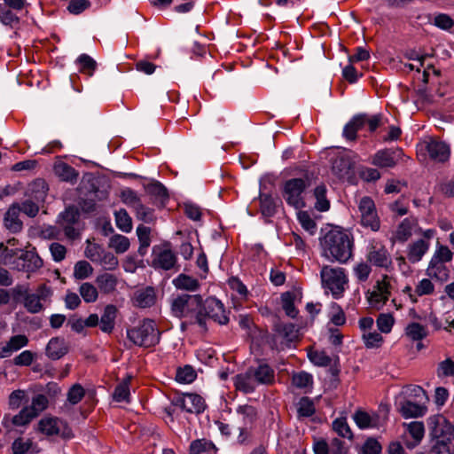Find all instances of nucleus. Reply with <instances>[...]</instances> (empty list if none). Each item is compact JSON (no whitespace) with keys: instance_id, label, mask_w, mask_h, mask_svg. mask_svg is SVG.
Wrapping results in <instances>:
<instances>
[{"instance_id":"1","label":"nucleus","mask_w":454,"mask_h":454,"mask_svg":"<svg viewBox=\"0 0 454 454\" xmlns=\"http://www.w3.org/2000/svg\"><path fill=\"white\" fill-rule=\"evenodd\" d=\"M322 255L329 261L347 262L352 256L354 241L351 235L343 230L333 229L321 239Z\"/></svg>"},{"instance_id":"2","label":"nucleus","mask_w":454,"mask_h":454,"mask_svg":"<svg viewBox=\"0 0 454 454\" xmlns=\"http://www.w3.org/2000/svg\"><path fill=\"white\" fill-rule=\"evenodd\" d=\"M171 313L174 317L183 319L181 329L184 331L188 325H199L205 329V315L202 311V297L200 295L181 294L171 301Z\"/></svg>"},{"instance_id":"3","label":"nucleus","mask_w":454,"mask_h":454,"mask_svg":"<svg viewBox=\"0 0 454 454\" xmlns=\"http://www.w3.org/2000/svg\"><path fill=\"white\" fill-rule=\"evenodd\" d=\"M127 337L137 346L150 348L160 342V333L154 320L145 318L139 325L128 329Z\"/></svg>"},{"instance_id":"4","label":"nucleus","mask_w":454,"mask_h":454,"mask_svg":"<svg viewBox=\"0 0 454 454\" xmlns=\"http://www.w3.org/2000/svg\"><path fill=\"white\" fill-rule=\"evenodd\" d=\"M320 278L325 293H330L334 299H340L343 296L348 282L344 269L328 265L324 266L320 271Z\"/></svg>"},{"instance_id":"5","label":"nucleus","mask_w":454,"mask_h":454,"mask_svg":"<svg viewBox=\"0 0 454 454\" xmlns=\"http://www.w3.org/2000/svg\"><path fill=\"white\" fill-rule=\"evenodd\" d=\"M14 293L22 298L24 308L32 314L41 312L44 308V303L52 294L51 287L45 284L40 285L35 293H29L28 288L25 286H18Z\"/></svg>"},{"instance_id":"6","label":"nucleus","mask_w":454,"mask_h":454,"mask_svg":"<svg viewBox=\"0 0 454 454\" xmlns=\"http://www.w3.org/2000/svg\"><path fill=\"white\" fill-rule=\"evenodd\" d=\"M392 293L391 278L384 274L377 279L371 289L365 293V298L369 306L380 310L388 301Z\"/></svg>"},{"instance_id":"7","label":"nucleus","mask_w":454,"mask_h":454,"mask_svg":"<svg viewBox=\"0 0 454 454\" xmlns=\"http://www.w3.org/2000/svg\"><path fill=\"white\" fill-rule=\"evenodd\" d=\"M309 182L307 178H291L284 184L283 197L286 203L295 209L305 207L303 193Z\"/></svg>"},{"instance_id":"8","label":"nucleus","mask_w":454,"mask_h":454,"mask_svg":"<svg viewBox=\"0 0 454 454\" xmlns=\"http://www.w3.org/2000/svg\"><path fill=\"white\" fill-rule=\"evenodd\" d=\"M358 210L361 225L372 231H378L380 227V220L374 201L370 197H363L359 201Z\"/></svg>"},{"instance_id":"9","label":"nucleus","mask_w":454,"mask_h":454,"mask_svg":"<svg viewBox=\"0 0 454 454\" xmlns=\"http://www.w3.org/2000/svg\"><path fill=\"white\" fill-rule=\"evenodd\" d=\"M38 427L43 434L49 436L59 435L65 439L73 437L67 423L58 418L45 417L40 420Z\"/></svg>"},{"instance_id":"10","label":"nucleus","mask_w":454,"mask_h":454,"mask_svg":"<svg viewBox=\"0 0 454 454\" xmlns=\"http://www.w3.org/2000/svg\"><path fill=\"white\" fill-rule=\"evenodd\" d=\"M43 266V261L34 251L19 250L12 268L19 271L34 272Z\"/></svg>"},{"instance_id":"11","label":"nucleus","mask_w":454,"mask_h":454,"mask_svg":"<svg viewBox=\"0 0 454 454\" xmlns=\"http://www.w3.org/2000/svg\"><path fill=\"white\" fill-rule=\"evenodd\" d=\"M202 311L205 315V321L210 318L220 325H225L229 321L223 304L215 297H209L202 301Z\"/></svg>"},{"instance_id":"12","label":"nucleus","mask_w":454,"mask_h":454,"mask_svg":"<svg viewBox=\"0 0 454 454\" xmlns=\"http://www.w3.org/2000/svg\"><path fill=\"white\" fill-rule=\"evenodd\" d=\"M418 220L415 217L404 218L393 231L391 236V242L403 244L417 232Z\"/></svg>"},{"instance_id":"13","label":"nucleus","mask_w":454,"mask_h":454,"mask_svg":"<svg viewBox=\"0 0 454 454\" xmlns=\"http://www.w3.org/2000/svg\"><path fill=\"white\" fill-rule=\"evenodd\" d=\"M427 152L431 160L436 162H446L450 157V145L440 140H431L427 144Z\"/></svg>"},{"instance_id":"14","label":"nucleus","mask_w":454,"mask_h":454,"mask_svg":"<svg viewBox=\"0 0 454 454\" xmlns=\"http://www.w3.org/2000/svg\"><path fill=\"white\" fill-rule=\"evenodd\" d=\"M368 261L376 267L387 269L391 263V257L387 248L382 245L372 246L367 254Z\"/></svg>"},{"instance_id":"15","label":"nucleus","mask_w":454,"mask_h":454,"mask_svg":"<svg viewBox=\"0 0 454 454\" xmlns=\"http://www.w3.org/2000/svg\"><path fill=\"white\" fill-rule=\"evenodd\" d=\"M182 410L189 413H200L205 410L204 399L196 394H186L178 400Z\"/></svg>"},{"instance_id":"16","label":"nucleus","mask_w":454,"mask_h":454,"mask_svg":"<svg viewBox=\"0 0 454 454\" xmlns=\"http://www.w3.org/2000/svg\"><path fill=\"white\" fill-rule=\"evenodd\" d=\"M20 206L18 203L12 204L5 213L4 224L12 233L20 232L23 228V223L20 219Z\"/></svg>"},{"instance_id":"17","label":"nucleus","mask_w":454,"mask_h":454,"mask_svg":"<svg viewBox=\"0 0 454 454\" xmlns=\"http://www.w3.org/2000/svg\"><path fill=\"white\" fill-rule=\"evenodd\" d=\"M28 344V338L24 334L13 335L4 345L0 346V357L6 358Z\"/></svg>"},{"instance_id":"18","label":"nucleus","mask_w":454,"mask_h":454,"mask_svg":"<svg viewBox=\"0 0 454 454\" xmlns=\"http://www.w3.org/2000/svg\"><path fill=\"white\" fill-rule=\"evenodd\" d=\"M132 300L136 307L141 309L150 308L153 306L156 301L155 290L151 286L138 289L135 292Z\"/></svg>"},{"instance_id":"19","label":"nucleus","mask_w":454,"mask_h":454,"mask_svg":"<svg viewBox=\"0 0 454 454\" xmlns=\"http://www.w3.org/2000/svg\"><path fill=\"white\" fill-rule=\"evenodd\" d=\"M176 262V257L170 249H161L154 252L153 265L155 269L168 270L172 269Z\"/></svg>"},{"instance_id":"20","label":"nucleus","mask_w":454,"mask_h":454,"mask_svg":"<svg viewBox=\"0 0 454 454\" xmlns=\"http://www.w3.org/2000/svg\"><path fill=\"white\" fill-rule=\"evenodd\" d=\"M429 247L430 243L425 239H418L411 243L407 247L408 260L412 263L420 262Z\"/></svg>"},{"instance_id":"21","label":"nucleus","mask_w":454,"mask_h":454,"mask_svg":"<svg viewBox=\"0 0 454 454\" xmlns=\"http://www.w3.org/2000/svg\"><path fill=\"white\" fill-rule=\"evenodd\" d=\"M353 163L347 155L336 156L332 163L333 173L340 179L349 176Z\"/></svg>"},{"instance_id":"22","label":"nucleus","mask_w":454,"mask_h":454,"mask_svg":"<svg viewBox=\"0 0 454 454\" xmlns=\"http://www.w3.org/2000/svg\"><path fill=\"white\" fill-rule=\"evenodd\" d=\"M68 351V348L63 338H51L46 346V356L52 360H58L64 356Z\"/></svg>"},{"instance_id":"23","label":"nucleus","mask_w":454,"mask_h":454,"mask_svg":"<svg viewBox=\"0 0 454 454\" xmlns=\"http://www.w3.org/2000/svg\"><path fill=\"white\" fill-rule=\"evenodd\" d=\"M257 385L258 384L250 369L245 373L238 374L234 378V386L236 389L245 394L253 393Z\"/></svg>"},{"instance_id":"24","label":"nucleus","mask_w":454,"mask_h":454,"mask_svg":"<svg viewBox=\"0 0 454 454\" xmlns=\"http://www.w3.org/2000/svg\"><path fill=\"white\" fill-rule=\"evenodd\" d=\"M250 370L258 385H270L275 381V372L267 364L262 363L256 368Z\"/></svg>"},{"instance_id":"25","label":"nucleus","mask_w":454,"mask_h":454,"mask_svg":"<svg viewBox=\"0 0 454 454\" xmlns=\"http://www.w3.org/2000/svg\"><path fill=\"white\" fill-rule=\"evenodd\" d=\"M427 409L424 404L416 403L411 401H404L400 403L399 411L404 419L423 417Z\"/></svg>"},{"instance_id":"26","label":"nucleus","mask_w":454,"mask_h":454,"mask_svg":"<svg viewBox=\"0 0 454 454\" xmlns=\"http://www.w3.org/2000/svg\"><path fill=\"white\" fill-rule=\"evenodd\" d=\"M427 274L441 282H444L449 278L450 270L446 263L431 259L427 269Z\"/></svg>"},{"instance_id":"27","label":"nucleus","mask_w":454,"mask_h":454,"mask_svg":"<svg viewBox=\"0 0 454 454\" xmlns=\"http://www.w3.org/2000/svg\"><path fill=\"white\" fill-rule=\"evenodd\" d=\"M48 192V185L43 179H36L32 182L27 188V196L36 200L37 202H43Z\"/></svg>"},{"instance_id":"28","label":"nucleus","mask_w":454,"mask_h":454,"mask_svg":"<svg viewBox=\"0 0 454 454\" xmlns=\"http://www.w3.org/2000/svg\"><path fill=\"white\" fill-rule=\"evenodd\" d=\"M117 315V309L114 305H107L99 320V326L102 332L110 333L114 327Z\"/></svg>"},{"instance_id":"29","label":"nucleus","mask_w":454,"mask_h":454,"mask_svg":"<svg viewBox=\"0 0 454 454\" xmlns=\"http://www.w3.org/2000/svg\"><path fill=\"white\" fill-rule=\"evenodd\" d=\"M354 420L361 429L374 428L379 425V417L375 413L358 411L354 414Z\"/></svg>"},{"instance_id":"30","label":"nucleus","mask_w":454,"mask_h":454,"mask_svg":"<svg viewBox=\"0 0 454 454\" xmlns=\"http://www.w3.org/2000/svg\"><path fill=\"white\" fill-rule=\"evenodd\" d=\"M278 337L281 338V348H290L291 343L298 339V330L294 324H286L278 331Z\"/></svg>"},{"instance_id":"31","label":"nucleus","mask_w":454,"mask_h":454,"mask_svg":"<svg viewBox=\"0 0 454 454\" xmlns=\"http://www.w3.org/2000/svg\"><path fill=\"white\" fill-rule=\"evenodd\" d=\"M403 427L413 439L412 444H407L408 448L415 447L422 441L425 434V427L423 422L412 421L410 423H403Z\"/></svg>"},{"instance_id":"32","label":"nucleus","mask_w":454,"mask_h":454,"mask_svg":"<svg viewBox=\"0 0 454 454\" xmlns=\"http://www.w3.org/2000/svg\"><path fill=\"white\" fill-rule=\"evenodd\" d=\"M404 333L412 341H422L428 335V331L426 325L411 322L406 325Z\"/></svg>"},{"instance_id":"33","label":"nucleus","mask_w":454,"mask_h":454,"mask_svg":"<svg viewBox=\"0 0 454 454\" xmlns=\"http://www.w3.org/2000/svg\"><path fill=\"white\" fill-rule=\"evenodd\" d=\"M34 418H35L30 410L27 407H24L19 414L13 416L12 418H9L5 416L3 420V424L4 427H8L10 424L21 427L28 424Z\"/></svg>"},{"instance_id":"34","label":"nucleus","mask_w":454,"mask_h":454,"mask_svg":"<svg viewBox=\"0 0 454 454\" xmlns=\"http://www.w3.org/2000/svg\"><path fill=\"white\" fill-rule=\"evenodd\" d=\"M215 444L207 439H198L192 442L190 454H215Z\"/></svg>"},{"instance_id":"35","label":"nucleus","mask_w":454,"mask_h":454,"mask_svg":"<svg viewBox=\"0 0 454 454\" xmlns=\"http://www.w3.org/2000/svg\"><path fill=\"white\" fill-rule=\"evenodd\" d=\"M372 163L379 168H392L396 164V161L392 152L380 150L374 154Z\"/></svg>"},{"instance_id":"36","label":"nucleus","mask_w":454,"mask_h":454,"mask_svg":"<svg viewBox=\"0 0 454 454\" xmlns=\"http://www.w3.org/2000/svg\"><path fill=\"white\" fill-rule=\"evenodd\" d=\"M55 174L61 178L63 181L67 182H75L78 174L76 170L70 165L65 162H59L54 166Z\"/></svg>"},{"instance_id":"37","label":"nucleus","mask_w":454,"mask_h":454,"mask_svg":"<svg viewBox=\"0 0 454 454\" xmlns=\"http://www.w3.org/2000/svg\"><path fill=\"white\" fill-rule=\"evenodd\" d=\"M326 192L327 190L325 184L317 185L314 190L315 208L319 212H325L330 208V201L326 197Z\"/></svg>"},{"instance_id":"38","label":"nucleus","mask_w":454,"mask_h":454,"mask_svg":"<svg viewBox=\"0 0 454 454\" xmlns=\"http://www.w3.org/2000/svg\"><path fill=\"white\" fill-rule=\"evenodd\" d=\"M96 283L102 293L110 294L116 287L117 279L113 274L103 273L97 277Z\"/></svg>"},{"instance_id":"39","label":"nucleus","mask_w":454,"mask_h":454,"mask_svg":"<svg viewBox=\"0 0 454 454\" xmlns=\"http://www.w3.org/2000/svg\"><path fill=\"white\" fill-rule=\"evenodd\" d=\"M173 284L177 289L191 292L196 291L200 286L199 281L196 278L185 274L178 275L173 280Z\"/></svg>"},{"instance_id":"40","label":"nucleus","mask_w":454,"mask_h":454,"mask_svg":"<svg viewBox=\"0 0 454 454\" xmlns=\"http://www.w3.org/2000/svg\"><path fill=\"white\" fill-rule=\"evenodd\" d=\"M364 117L356 115L354 116L344 127L343 136L348 140H355L356 138V133L359 129H363Z\"/></svg>"},{"instance_id":"41","label":"nucleus","mask_w":454,"mask_h":454,"mask_svg":"<svg viewBox=\"0 0 454 454\" xmlns=\"http://www.w3.org/2000/svg\"><path fill=\"white\" fill-rule=\"evenodd\" d=\"M137 235L139 240L138 253L144 255L151 244V229L145 225H138L137 228Z\"/></svg>"},{"instance_id":"42","label":"nucleus","mask_w":454,"mask_h":454,"mask_svg":"<svg viewBox=\"0 0 454 454\" xmlns=\"http://www.w3.org/2000/svg\"><path fill=\"white\" fill-rule=\"evenodd\" d=\"M395 323V319L391 313H380L376 319L378 330L385 334L391 333Z\"/></svg>"},{"instance_id":"43","label":"nucleus","mask_w":454,"mask_h":454,"mask_svg":"<svg viewBox=\"0 0 454 454\" xmlns=\"http://www.w3.org/2000/svg\"><path fill=\"white\" fill-rule=\"evenodd\" d=\"M114 400L116 402L129 403L130 390H129V379L124 380L118 384L114 391Z\"/></svg>"},{"instance_id":"44","label":"nucleus","mask_w":454,"mask_h":454,"mask_svg":"<svg viewBox=\"0 0 454 454\" xmlns=\"http://www.w3.org/2000/svg\"><path fill=\"white\" fill-rule=\"evenodd\" d=\"M259 200L262 214L265 216H272L276 212V204L272 196L266 193H261Z\"/></svg>"},{"instance_id":"45","label":"nucleus","mask_w":454,"mask_h":454,"mask_svg":"<svg viewBox=\"0 0 454 454\" xmlns=\"http://www.w3.org/2000/svg\"><path fill=\"white\" fill-rule=\"evenodd\" d=\"M362 339L367 348H378L381 347L384 341L382 335L376 331L362 333Z\"/></svg>"},{"instance_id":"46","label":"nucleus","mask_w":454,"mask_h":454,"mask_svg":"<svg viewBox=\"0 0 454 454\" xmlns=\"http://www.w3.org/2000/svg\"><path fill=\"white\" fill-rule=\"evenodd\" d=\"M129 240L127 237L115 234L111 237L109 240V247H112L117 254H123L129 248Z\"/></svg>"},{"instance_id":"47","label":"nucleus","mask_w":454,"mask_h":454,"mask_svg":"<svg viewBox=\"0 0 454 454\" xmlns=\"http://www.w3.org/2000/svg\"><path fill=\"white\" fill-rule=\"evenodd\" d=\"M33 449V442L29 438L18 437L12 444L13 454H27Z\"/></svg>"},{"instance_id":"48","label":"nucleus","mask_w":454,"mask_h":454,"mask_svg":"<svg viewBox=\"0 0 454 454\" xmlns=\"http://www.w3.org/2000/svg\"><path fill=\"white\" fill-rule=\"evenodd\" d=\"M79 293L83 301L87 303L95 302L98 296L97 287L88 282L81 285Z\"/></svg>"},{"instance_id":"49","label":"nucleus","mask_w":454,"mask_h":454,"mask_svg":"<svg viewBox=\"0 0 454 454\" xmlns=\"http://www.w3.org/2000/svg\"><path fill=\"white\" fill-rule=\"evenodd\" d=\"M116 226L123 232L132 230V221L126 210L120 209L114 213Z\"/></svg>"},{"instance_id":"50","label":"nucleus","mask_w":454,"mask_h":454,"mask_svg":"<svg viewBox=\"0 0 454 454\" xmlns=\"http://www.w3.org/2000/svg\"><path fill=\"white\" fill-rule=\"evenodd\" d=\"M297 219L301 227L310 235H314L317 231V223L307 211H299Z\"/></svg>"},{"instance_id":"51","label":"nucleus","mask_w":454,"mask_h":454,"mask_svg":"<svg viewBox=\"0 0 454 454\" xmlns=\"http://www.w3.org/2000/svg\"><path fill=\"white\" fill-rule=\"evenodd\" d=\"M436 375L440 379H445L454 376V361L448 357L440 362L436 368Z\"/></svg>"},{"instance_id":"52","label":"nucleus","mask_w":454,"mask_h":454,"mask_svg":"<svg viewBox=\"0 0 454 454\" xmlns=\"http://www.w3.org/2000/svg\"><path fill=\"white\" fill-rule=\"evenodd\" d=\"M48 398L42 394L33 397L30 406H27L35 417H37L42 411L48 407Z\"/></svg>"},{"instance_id":"53","label":"nucleus","mask_w":454,"mask_h":454,"mask_svg":"<svg viewBox=\"0 0 454 454\" xmlns=\"http://www.w3.org/2000/svg\"><path fill=\"white\" fill-rule=\"evenodd\" d=\"M308 356L310 362L317 366L325 367L332 362L331 357L323 350H309Z\"/></svg>"},{"instance_id":"54","label":"nucleus","mask_w":454,"mask_h":454,"mask_svg":"<svg viewBox=\"0 0 454 454\" xmlns=\"http://www.w3.org/2000/svg\"><path fill=\"white\" fill-rule=\"evenodd\" d=\"M292 383L298 388H309L312 387L313 377L306 372H300L293 375Z\"/></svg>"},{"instance_id":"55","label":"nucleus","mask_w":454,"mask_h":454,"mask_svg":"<svg viewBox=\"0 0 454 454\" xmlns=\"http://www.w3.org/2000/svg\"><path fill=\"white\" fill-rule=\"evenodd\" d=\"M93 272V268L87 261H79L74 267V277L82 280L89 278Z\"/></svg>"},{"instance_id":"56","label":"nucleus","mask_w":454,"mask_h":454,"mask_svg":"<svg viewBox=\"0 0 454 454\" xmlns=\"http://www.w3.org/2000/svg\"><path fill=\"white\" fill-rule=\"evenodd\" d=\"M282 308L286 316L295 318L298 315V310L294 306V296L290 293H284L281 295Z\"/></svg>"},{"instance_id":"57","label":"nucleus","mask_w":454,"mask_h":454,"mask_svg":"<svg viewBox=\"0 0 454 454\" xmlns=\"http://www.w3.org/2000/svg\"><path fill=\"white\" fill-rule=\"evenodd\" d=\"M197 377L193 368L190 365H185L179 368L176 372V380L179 383L189 384L192 383Z\"/></svg>"},{"instance_id":"58","label":"nucleus","mask_w":454,"mask_h":454,"mask_svg":"<svg viewBox=\"0 0 454 454\" xmlns=\"http://www.w3.org/2000/svg\"><path fill=\"white\" fill-rule=\"evenodd\" d=\"M372 267L369 263L361 262L353 267V273L358 282H365L370 277Z\"/></svg>"},{"instance_id":"59","label":"nucleus","mask_w":454,"mask_h":454,"mask_svg":"<svg viewBox=\"0 0 454 454\" xmlns=\"http://www.w3.org/2000/svg\"><path fill=\"white\" fill-rule=\"evenodd\" d=\"M431 259L447 263L452 261L453 253L447 246L437 244L435 251Z\"/></svg>"},{"instance_id":"60","label":"nucleus","mask_w":454,"mask_h":454,"mask_svg":"<svg viewBox=\"0 0 454 454\" xmlns=\"http://www.w3.org/2000/svg\"><path fill=\"white\" fill-rule=\"evenodd\" d=\"M77 63L80 66V71L88 74L91 76L96 69V61L87 54H82L77 59Z\"/></svg>"},{"instance_id":"61","label":"nucleus","mask_w":454,"mask_h":454,"mask_svg":"<svg viewBox=\"0 0 454 454\" xmlns=\"http://www.w3.org/2000/svg\"><path fill=\"white\" fill-rule=\"evenodd\" d=\"M99 259L100 260H98L97 263L101 265L105 270H112L118 265L117 257L111 252L106 251L105 249L102 251Z\"/></svg>"},{"instance_id":"62","label":"nucleus","mask_w":454,"mask_h":454,"mask_svg":"<svg viewBox=\"0 0 454 454\" xmlns=\"http://www.w3.org/2000/svg\"><path fill=\"white\" fill-rule=\"evenodd\" d=\"M18 254V249L8 248L3 243H0V264L12 266Z\"/></svg>"},{"instance_id":"63","label":"nucleus","mask_w":454,"mask_h":454,"mask_svg":"<svg viewBox=\"0 0 454 454\" xmlns=\"http://www.w3.org/2000/svg\"><path fill=\"white\" fill-rule=\"evenodd\" d=\"M418 297L431 295L434 293V285L429 278H422L415 286Z\"/></svg>"},{"instance_id":"64","label":"nucleus","mask_w":454,"mask_h":454,"mask_svg":"<svg viewBox=\"0 0 454 454\" xmlns=\"http://www.w3.org/2000/svg\"><path fill=\"white\" fill-rule=\"evenodd\" d=\"M333 430L341 437L351 438L352 432L347 423L346 419L339 418L333 422Z\"/></svg>"}]
</instances>
